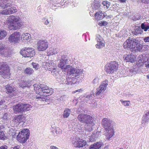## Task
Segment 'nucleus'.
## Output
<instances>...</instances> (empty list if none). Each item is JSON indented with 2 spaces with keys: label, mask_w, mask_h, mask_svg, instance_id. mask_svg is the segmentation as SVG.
<instances>
[{
  "label": "nucleus",
  "mask_w": 149,
  "mask_h": 149,
  "mask_svg": "<svg viewBox=\"0 0 149 149\" xmlns=\"http://www.w3.org/2000/svg\"><path fill=\"white\" fill-rule=\"evenodd\" d=\"M143 41L145 42H149V36L145 37L143 38Z\"/></svg>",
  "instance_id": "47"
},
{
  "label": "nucleus",
  "mask_w": 149,
  "mask_h": 149,
  "mask_svg": "<svg viewBox=\"0 0 149 149\" xmlns=\"http://www.w3.org/2000/svg\"><path fill=\"white\" fill-rule=\"evenodd\" d=\"M24 72L26 75H30L33 74L34 71L32 68L28 67L24 70Z\"/></svg>",
  "instance_id": "28"
},
{
  "label": "nucleus",
  "mask_w": 149,
  "mask_h": 149,
  "mask_svg": "<svg viewBox=\"0 0 149 149\" xmlns=\"http://www.w3.org/2000/svg\"><path fill=\"white\" fill-rule=\"evenodd\" d=\"M80 79H77V80L75 81V83H78L80 81Z\"/></svg>",
  "instance_id": "57"
},
{
  "label": "nucleus",
  "mask_w": 149,
  "mask_h": 149,
  "mask_svg": "<svg viewBox=\"0 0 149 149\" xmlns=\"http://www.w3.org/2000/svg\"><path fill=\"white\" fill-rule=\"evenodd\" d=\"M11 149H20V147L19 146H16L14 147L11 148Z\"/></svg>",
  "instance_id": "52"
},
{
  "label": "nucleus",
  "mask_w": 149,
  "mask_h": 149,
  "mask_svg": "<svg viewBox=\"0 0 149 149\" xmlns=\"http://www.w3.org/2000/svg\"><path fill=\"white\" fill-rule=\"evenodd\" d=\"M149 56V54H144L143 55L140 56L138 57V62L139 63H137L136 64L138 65L139 64H142L143 63H144L148 61L149 60V57L148 58V56Z\"/></svg>",
  "instance_id": "14"
},
{
  "label": "nucleus",
  "mask_w": 149,
  "mask_h": 149,
  "mask_svg": "<svg viewBox=\"0 0 149 149\" xmlns=\"http://www.w3.org/2000/svg\"><path fill=\"white\" fill-rule=\"evenodd\" d=\"M130 42H131L130 45L131 46V48H130V49H135V46H136V45L137 44V40L135 39H130Z\"/></svg>",
  "instance_id": "24"
},
{
  "label": "nucleus",
  "mask_w": 149,
  "mask_h": 149,
  "mask_svg": "<svg viewBox=\"0 0 149 149\" xmlns=\"http://www.w3.org/2000/svg\"><path fill=\"white\" fill-rule=\"evenodd\" d=\"M118 68V63L115 61H112L106 64L105 66V70L107 73L112 74L116 71Z\"/></svg>",
  "instance_id": "8"
},
{
  "label": "nucleus",
  "mask_w": 149,
  "mask_h": 149,
  "mask_svg": "<svg viewBox=\"0 0 149 149\" xmlns=\"http://www.w3.org/2000/svg\"><path fill=\"white\" fill-rule=\"evenodd\" d=\"M92 82L94 84H97L98 83V79L96 78L95 79L93 80Z\"/></svg>",
  "instance_id": "49"
},
{
  "label": "nucleus",
  "mask_w": 149,
  "mask_h": 149,
  "mask_svg": "<svg viewBox=\"0 0 149 149\" xmlns=\"http://www.w3.org/2000/svg\"><path fill=\"white\" fill-rule=\"evenodd\" d=\"M83 89L82 88H80L77 90H75V93L77 92H79V93H81L83 91Z\"/></svg>",
  "instance_id": "54"
},
{
  "label": "nucleus",
  "mask_w": 149,
  "mask_h": 149,
  "mask_svg": "<svg viewBox=\"0 0 149 149\" xmlns=\"http://www.w3.org/2000/svg\"><path fill=\"white\" fill-rule=\"evenodd\" d=\"M20 20V19L18 16H12L9 20L5 21L4 23L8 25L9 29L16 30L19 29L22 26Z\"/></svg>",
  "instance_id": "3"
},
{
  "label": "nucleus",
  "mask_w": 149,
  "mask_h": 149,
  "mask_svg": "<svg viewBox=\"0 0 149 149\" xmlns=\"http://www.w3.org/2000/svg\"><path fill=\"white\" fill-rule=\"evenodd\" d=\"M103 13L101 11L96 12L95 14V19L97 21H99L102 19L103 17Z\"/></svg>",
  "instance_id": "21"
},
{
  "label": "nucleus",
  "mask_w": 149,
  "mask_h": 149,
  "mask_svg": "<svg viewBox=\"0 0 149 149\" xmlns=\"http://www.w3.org/2000/svg\"><path fill=\"white\" fill-rule=\"evenodd\" d=\"M62 98V97H61V98Z\"/></svg>",
  "instance_id": "64"
},
{
  "label": "nucleus",
  "mask_w": 149,
  "mask_h": 149,
  "mask_svg": "<svg viewBox=\"0 0 149 149\" xmlns=\"http://www.w3.org/2000/svg\"><path fill=\"white\" fill-rule=\"evenodd\" d=\"M50 54L53 55L57 54L58 52V49L56 48H53L50 50Z\"/></svg>",
  "instance_id": "41"
},
{
  "label": "nucleus",
  "mask_w": 149,
  "mask_h": 149,
  "mask_svg": "<svg viewBox=\"0 0 149 149\" xmlns=\"http://www.w3.org/2000/svg\"><path fill=\"white\" fill-rule=\"evenodd\" d=\"M122 104L125 106H128L130 104V102L129 101H123L122 100H120Z\"/></svg>",
  "instance_id": "40"
},
{
  "label": "nucleus",
  "mask_w": 149,
  "mask_h": 149,
  "mask_svg": "<svg viewBox=\"0 0 149 149\" xmlns=\"http://www.w3.org/2000/svg\"><path fill=\"white\" fill-rule=\"evenodd\" d=\"M47 19V17H44L43 18H42V22H44V21H45V20H46V19Z\"/></svg>",
  "instance_id": "58"
},
{
  "label": "nucleus",
  "mask_w": 149,
  "mask_h": 149,
  "mask_svg": "<svg viewBox=\"0 0 149 149\" xmlns=\"http://www.w3.org/2000/svg\"><path fill=\"white\" fill-rule=\"evenodd\" d=\"M111 121L107 118L103 119L102 121V125L106 132L105 136L106 139H109L113 135L114 130L113 126H111Z\"/></svg>",
  "instance_id": "2"
},
{
  "label": "nucleus",
  "mask_w": 149,
  "mask_h": 149,
  "mask_svg": "<svg viewBox=\"0 0 149 149\" xmlns=\"http://www.w3.org/2000/svg\"><path fill=\"white\" fill-rule=\"evenodd\" d=\"M146 67L147 68H149V62H148L147 64H146Z\"/></svg>",
  "instance_id": "59"
},
{
  "label": "nucleus",
  "mask_w": 149,
  "mask_h": 149,
  "mask_svg": "<svg viewBox=\"0 0 149 149\" xmlns=\"http://www.w3.org/2000/svg\"><path fill=\"white\" fill-rule=\"evenodd\" d=\"M136 60V58L134 56L129 55H127L125 58V60L126 62H134Z\"/></svg>",
  "instance_id": "18"
},
{
  "label": "nucleus",
  "mask_w": 149,
  "mask_h": 149,
  "mask_svg": "<svg viewBox=\"0 0 149 149\" xmlns=\"http://www.w3.org/2000/svg\"><path fill=\"white\" fill-rule=\"evenodd\" d=\"M121 3H124L125 2L126 0H120Z\"/></svg>",
  "instance_id": "60"
},
{
  "label": "nucleus",
  "mask_w": 149,
  "mask_h": 149,
  "mask_svg": "<svg viewBox=\"0 0 149 149\" xmlns=\"http://www.w3.org/2000/svg\"><path fill=\"white\" fill-rule=\"evenodd\" d=\"M32 65L33 66V68L36 70H37L39 68V65L38 64L36 63L33 62L31 63Z\"/></svg>",
  "instance_id": "42"
},
{
  "label": "nucleus",
  "mask_w": 149,
  "mask_h": 149,
  "mask_svg": "<svg viewBox=\"0 0 149 149\" xmlns=\"http://www.w3.org/2000/svg\"><path fill=\"white\" fill-rule=\"evenodd\" d=\"M50 148L51 149H58L56 147L52 146H50Z\"/></svg>",
  "instance_id": "55"
},
{
  "label": "nucleus",
  "mask_w": 149,
  "mask_h": 149,
  "mask_svg": "<svg viewBox=\"0 0 149 149\" xmlns=\"http://www.w3.org/2000/svg\"><path fill=\"white\" fill-rule=\"evenodd\" d=\"M5 46L4 44L0 43V54L2 55L4 54Z\"/></svg>",
  "instance_id": "39"
},
{
  "label": "nucleus",
  "mask_w": 149,
  "mask_h": 149,
  "mask_svg": "<svg viewBox=\"0 0 149 149\" xmlns=\"http://www.w3.org/2000/svg\"><path fill=\"white\" fill-rule=\"evenodd\" d=\"M58 58L59 61L58 62V67L61 69L65 70V71L67 70L68 72L70 74L73 75L74 73V69L70 67L69 65H67L65 64L66 60L64 56H63L62 53L59 54Z\"/></svg>",
  "instance_id": "5"
},
{
  "label": "nucleus",
  "mask_w": 149,
  "mask_h": 149,
  "mask_svg": "<svg viewBox=\"0 0 149 149\" xmlns=\"http://www.w3.org/2000/svg\"><path fill=\"white\" fill-rule=\"evenodd\" d=\"M77 118L81 123L90 126L89 131L92 130L93 127L95 125V120L92 116L88 114L82 113L79 114Z\"/></svg>",
  "instance_id": "4"
},
{
  "label": "nucleus",
  "mask_w": 149,
  "mask_h": 149,
  "mask_svg": "<svg viewBox=\"0 0 149 149\" xmlns=\"http://www.w3.org/2000/svg\"><path fill=\"white\" fill-rule=\"evenodd\" d=\"M67 84H68V85H73L74 84V77H69L67 79Z\"/></svg>",
  "instance_id": "34"
},
{
  "label": "nucleus",
  "mask_w": 149,
  "mask_h": 149,
  "mask_svg": "<svg viewBox=\"0 0 149 149\" xmlns=\"http://www.w3.org/2000/svg\"><path fill=\"white\" fill-rule=\"evenodd\" d=\"M108 24V22L105 21H102L101 22V23L99 22V24L101 26H106Z\"/></svg>",
  "instance_id": "45"
},
{
  "label": "nucleus",
  "mask_w": 149,
  "mask_h": 149,
  "mask_svg": "<svg viewBox=\"0 0 149 149\" xmlns=\"http://www.w3.org/2000/svg\"><path fill=\"white\" fill-rule=\"evenodd\" d=\"M108 149V146H105L104 148V149Z\"/></svg>",
  "instance_id": "61"
},
{
  "label": "nucleus",
  "mask_w": 149,
  "mask_h": 149,
  "mask_svg": "<svg viewBox=\"0 0 149 149\" xmlns=\"http://www.w3.org/2000/svg\"><path fill=\"white\" fill-rule=\"evenodd\" d=\"M56 65L54 63L53 61H50V62H46L44 68L45 70H48L49 71H51L53 69L56 68Z\"/></svg>",
  "instance_id": "15"
},
{
  "label": "nucleus",
  "mask_w": 149,
  "mask_h": 149,
  "mask_svg": "<svg viewBox=\"0 0 149 149\" xmlns=\"http://www.w3.org/2000/svg\"><path fill=\"white\" fill-rule=\"evenodd\" d=\"M69 1V3H70V2H71V1H70V0H68Z\"/></svg>",
  "instance_id": "63"
},
{
  "label": "nucleus",
  "mask_w": 149,
  "mask_h": 149,
  "mask_svg": "<svg viewBox=\"0 0 149 149\" xmlns=\"http://www.w3.org/2000/svg\"><path fill=\"white\" fill-rule=\"evenodd\" d=\"M31 107V105L29 104L21 103L13 106V108L15 113H19L23 114L25 111H28L30 110Z\"/></svg>",
  "instance_id": "6"
},
{
  "label": "nucleus",
  "mask_w": 149,
  "mask_h": 149,
  "mask_svg": "<svg viewBox=\"0 0 149 149\" xmlns=\"http://www.w3.org/2000/svg\"><path fill=\"white\" fill-rule=\"evenodd\" d=\"M31 38V35L29 33L23 34L21 36V39L25 41Z\"/></svg>",
  "instance_id": "29"
},
{
  "label": "nucleus",
  "mask_w": 149,
  "mask_h": 149,
  "mask_svg": "<svg viewBox=\"0 0 149 149\" xmlns=\"http://www.w3.org/2000/svg\"><path fill=\"white\" fill-rule=\"evenodd\" d=\"M142 120L145 122H147L149 120V110L145 112V114L142 117Z\"/></svg>",
  "instance_id": "22"
},
{
  "label": "nucleus",
  "mask_w": 149,
  "mask_h": 149,
  "mask_svg": "<svg viewBox=\"0 0 149 149\" xmlns=\"http://www.w3.org/2000/svg\"><path fill=\"white\" fill-rule=\"evenodd\" d=\"M25 118L23 114L18 116L15 119V122L18 123H20L21 122H23L25 120Z\"/></svg>",
  "instance_id": "23"
},
{
  "label": "nucleus",
  "mask_w": 149,
  "mask_h": 149,
  "mask_svg": "<svg viewBox=\"0 0 149 149\" xmlns=\"http://www.w3.org/2000/svg\"><path fill=\"white\" fill-rule=\"evenodd\" d=\"M71 111L70 109L66 108L64 110L63 115V117L64 118H67L70 115Z\"/></svg>",
  "instance_id": "31"
},
{
  "label": "nucleus",
  "mask_w": 149,
  "mask_h": 149,
  "mask_svg": "<svg viewBox=\"0 0 149 149\" xmlns=\"http://www.w3.org/2000/svg\"><path fill=\"white\" fill-rule=\"evenodd\" d=\"M19 86L20 87H21L24 89L26 87L29 88L31 85L29 84V81H21L19 85Z\"/></svg>",
  "instance_id": "20"
},
{
  "label": "nucleus",
  "mask_w": 149,
  "mask_h": 149,
  "mask_svg": "<svg viewBox=\"0 0 149 149\" xmlns=\"http://www.w3.org/2000/svg\"><path fill=\"white\" fill-rule=\"evenodd\" d=\"M141 2L145 4H148L149 3V0H141Z\"/></svg>",
  "instance_id": "50"
},
{
  "label": "nucleus",
  "mask_w": 149,
  "mask_h": 149,
  "mask_svg": "<svg viewBox=\"0 0 149 149\" xmlns=\"http://www.w3.org/2000/svg\"><path fill=\"white\" fill-rule=\"evenodd\" d=\"M5 101L4 100H2L0 101V105H1L2 104L5 103Z\"/></svg>",
  "instance_id": "56"
},
{
  "label": "nucleus",
  "mask_w": 149,
  "mask_h": 149,
  "mask_svg": "<svg viewBox=\"0 0 149 149\" xmlns=\"http://www.w3.org/2000/svg\"><path fill=\"white\" fill-rule=\"evenodd\" d=\"M48 45L47 40H39L37 43V49L39 51H44L48 48Z\"/></svg>",
  "instance_id": "9"
},
{
  "label": "nucleus",
  "mask_w": 149,
  "mask_h": 149,
  "mask_svg": "<svg viewBox=\"0 0 149 149\" xmlns=\"http://www.w3.org/2000/svg\"><path fill=\"white\" fill-rule=\"evenodd\" d=\"M74 136H73L70 137V141L73 144H74Z\"/></svg>",
  "instance_id": "48"
},
{
  "label": "nucleus",
  "mask_w": 149,
  "mask_h": 149,
  "mask_svg": "<svg viewBox=\"0 0 149 149\" xmlns=\"http://www.w3.org/2000/svg\"><path fill=\"white\" fill-rule=\"evenodd\" d=\"M141 28L144 31H146L149 29V26H145L144 23H142L141 25Z\"/></svg>",
  "instance_id": "43"
},
{
  "label": "nucleus",
  "mask_w": 149,
  "mask_h": 149,
  "mask_svg": "<svg viewBox=\"0 0 149 149\" xmlns=\"http://www.w3.org/2000/svg\"><path fill=\"white\" fill-rule=\"evenodd\" d=\"M29 130L27 129H24L19 132L17 137L18 141L21 143H24L29 138Z\"/></svg>",
  "instance_id": "7"
},
{
  "label": "nucleus",
  "mask_w": 149,
  "mask_h": 149,
  "mask_svg": "<svg viewBox=\"0 0 149 149\" xmlns=\"http://www.w3.org/2000/svg\"><path fill=\"white\" fill-rule=\"evenodd\" d=\"M33 48L25 47L20 52V54L25 57H31L35 55V52Z\"/></svg>",
  "instance_id": "10"
},
{
  "label": "nucleus",
  "mask_w": 149,
  "mask_h": 149,
  "mask_svg": "<svg viewBox=\"0 0 149 149\" xmlns=\"http://www.w3.org/2000/svg\"><path fill=\"white\" fill-rule=\"evenodd\" d=\"M6 89L7 92L9 93H11L15 91V88L14 87L10 86V85H7L6 86Z\"/></svg>",
  "instance_id": "35"
},
{
  "label": "nucleus",
  "mask_w": 149,
  "mask_h": 149,
  "mask_svg": "<svg viewBox=\"0 0 149 149\" xmlns=\"http://www.w3.org/2000/svg\"><path fill=\"white\" fill-rule=\"evenodd\" d=\"M147 79H149V74L147 75Z\"/></svg>",
  "instance_id": "62"
},
{
  "label": "nucleus",
  "mask_w": 149,
  "mask_h": 149,
  "mask_svg": "<svg viewBox=\"0 0 149 149\" xmlns=\"http://www.w3.org/2000/svg\"><path fill=\"white\" fill-rule=\"evenodd\" d=\"M7 32L3 29L0 30V40L4 38L7 36Z\"/></svg>",
  "instance_id": "30"
},
{
  "label": "nucleus",
  "mask_w": 149,
  "mask_h": 149,
  "mask_svg": "<svg viewBox=\"0 0 149 149\" xmlns=\"http://www.w3.org/2000/svg\"><path fill=\"white\" fill-rule=\"evenodd\" d=\"M108 85V81L107 80L103 81L100 86L97 89L95 95L98 96L100 94L104 92L106 89V87Z\"/></svg>",
  "instance_id": "12"
},
{
  "label": "nucleus",
  "mask_w": 149,
  "mask_h": 149,
  "mask_svg": "<svg viewBox=\"0 0 149 149\" xmlns=\"http://www.w3.org/2000/svg\"><path fill=\"white\" fill-rule=\"evenodd\" d=\"M86 144V141L84 140L80 139L79 138H76L75 139V144L76 145L77 147H83L85 146Z\"/></svg>",
  "instance_id": "13"
},
{
  "label": "nucleus",
  "mask_w": 149,
  "mask_h": 149,
  "mask_svg": "<svg viewBox=\"0 0 149 149\" xmlns=\"http://www.w3.org/2000/svg\"><path fill=\"white\" fill-rule=\"evenodd\" d=\"M102 4L104 7L105 8H106L107 9L108 8H109V7L110 3V2L107 1H102Z\"/></svg>",
  "instance_id": "38"
},
{
  "label": "nucleus",
  "mask_w": 149,
  "mask_h": 149,
  "mask_svg": "<svg viewBox=\"0 0 149 149\" xmlns=\"http://www.w3.org/2000/svg\"><path fill=\"white\" fill-rule=\"evenodd\" d=\"M55 132L57 134H60L61 133V130L58 128L56 130Z\"/></svg>",
  "instance_id": "51"
},
{
  "label": "nucleus",
  "mask_w": 149,
  "mask_h": 149,
  "mask_svg": "<svg viewBox=\"0 0 149 149\" xmlns=\"http://www.w3.org/2000/svg\"><path fill=\"white\" fill-rule=\"evenodd\" d=\"M103 143L100 142H97L91 145L89 149H100Z\"/></svg>",
  "instance_id": "16"
},
{
  "label": "nucleus",
  "mask_w": 149,
  "mask_h": 149,
  "mask_svg": "<svg viewBox=\"0 0 149 149\" xmlns=\"http://www.w3.org/2000/svg\"><path fill=\"white\" fill-rule=\"evenodd\" d=\"M10 117V114L9 113H4L3 117V119L5 120L8 119Z\"/></svg>",
  "instance_id": "44"
},
{
  "label": "nucleus",
  "mask_w": 149,
  "mask_h": 149,
  "mask_svg": "<svg viewBox=\"0 0 149 149\" xmlns=\"http://www.w3.org/2000/svg\"><path fill=\"white\" fill-rule=\"evenodd\" d=\"M8 146L6 145H3L0 147V149H8Z\"/></svg>",
  "instance_id": "46"
},
{
  "label": "nucleus",
  "mask_w": 149,
  "mask_h": 149,
  "mask_svg": "<svg viewBox=\"0 0 149 149\" xmlns=\"http://www.w3.org/2000/svg\"><path fill=\"white\" fill-rule=\"evenodd\" d=\"M8 139V136L6 135L4 132L3 131L0 132V140L4 141Z\"/></svg>",
  "instance_id": "36"
},
{
  "label": "nucleus",
  "mask_w": 149,
  "mask_h": 149,
  "mask_svg": "<svg viewBox=\"0 0 149 149\" xmlns=\"http://www.w3.org/2000/svg\"><path fill=\"white\" fill-rule=\"evenodd\" d=\"M96 39L97 42V43L95 45L96 48L100 49L101 48L100 46L102 47L104 46L105 44L104 43L102 42L100 40V39L99 38H96Z\"/></svg>",
  "instance_id": "26"
},
{
  "label": "nucleus",
  "mask_w": 149,
  "mask_h": 149,
  "mask_svg": "<svg viewBox=\"0 0 149 149\" xmlns=\"http://www.w3.org/2000/svg\"><path fill=\"white\" fill-rule=\"evenodd\" d=\"M43 22L45 24L47 25L49 24V21L48 19H46V20H45V21H44Z\"/></svg>",
  "instance_id": "53"
},
{
  "label": "nucleus",
  "mask_w": 149,
  "mask_h": 149,
  "mask_svg": "<svg viewBox=\"0 0 149 149\" xmlns=\"http://www.w3.org/2000/svg\"><path fill=\"white\" fill-rule=\"evenodd\" d=\"M3 71L0 70V74L1 76L4 79H8L10 77V70L7 71Z\"/></svg>",
  "instance_id": "17"
},
{
  "label": "nucleus",
  "mask_w": 149,
  "mask_h": 149,
  "mask_svg": "<svg viewBox=\"0 0 149 149\" xmlns=\"http://www.w3.org/2000/svg\"><path fill=\"white\" fill-rule=\"evenodd\" d=\"M98 137V136L97 132L93 133L90 137V140L91 142L94 141Z\"/></svg>",
  "instance_id": "32"
},
{
  "label": "nucleus",
  "mask_w": 149,
  "mask_h": 149,
  "mask_svg": "<svg viewBox=\"0 0 149 149\" xmlns=\"http://www.w3.org/2000/svg\"><path fill=\"white\" fill-rule=\"evenodd\" d=\"M33 86L37 94L35 95V98L38 99V100L48 101L49 99L47 96L51 95L53 93V91L50 90L47 86L43 84H35L33 85Z\"/></svg>",
  "instance_id": "1"
},
{
  "label": "nucleus",
  "mask_w": 149,
  "mask_h": 149,
  "mask_svg": "<svg viewBox=\"0 0 149 149\" xmlns=\"http://www.w3.org/2000/svg\"><path fill=\"white\" fill-rule=\"evenodd\" d=\"M83 70L82 69L78 68L75 70V77L81 75L83 74Z\"/></svg>",
  "instance_id": "33"
},
{
  "label": "nucleus",
  "mask_w": 149,
  "mask_h": 149,
  "mask_svg": "<svg viewBox=\"0 0 149 149\" xmlns=\"http://www.w3.org/2000/svg\"><path fill=\"white\" fill-rule=\"evenodd\" d=\"M130 41V38H129L123 43V47L124 48H131V46L130 45L131 42Z\"/></svg>",
  "instance_id": "27"
},
{
  "label": "nucleus",
  "mask_w": 149,
  "mask_h": 149,
  "mask_svg": "<svg viewBox=\"0 0 149 149\" xmlns=\"http://www.w3.org/2000/svg\"><path fill=\"white\" fill-rule=\"evenodd\" d=\"M20 36L19 32H15L9 37L8 40L10 42L15 44L18 42Z\"/></svg>",
  "instance_id": "11"
},
{
  "label": "nucleus",
  "mask_w": 149,
  "mask_h": 149,
  "mask_svg": "<svg viewBox=\"0 0 149 149\" xmlns=\"http://www.w3.org/2000/svg\"><path fill=\"white\" fill-rule=\"evenodd\" d=\"M143 47V45L138 42L137 41V44L135 46V49H133V50L136 51H141Z\"/></svg>",
  "instance_id": "25"
},
{
  "label": "nucleus",
  "mask_w": 149,
  "mask_h": 149,
  "mask_svg": "<svg viewBox=\"0 0 149 149\" xmlns=\"http://www.w3.org/2000/svg\"><path fill=\"white\" fill-rule=\"evenodd\" d=\"M10 70L9 67L6 63L3 62L1 63L0 65V70L3 71H5V70L8 71V70Z\"/></svg>",
  "instance_id": "19"
},
{
  "label": "nucleus",
  "mask_w": 149,
  "mask_h": 149,
  "mask_svg": "<svg viewBox=\"0 0 149 149\" xmlns=\"http://www.w3.org/2000/svg\"><path fill=\"white\" fill-rule=\"evenodd\" d=\"M51 71L52 74L54 77H57L59 75L58 70L55 68Z\"/></svg>",
  "instance_id": "37"
}]
</instances>
